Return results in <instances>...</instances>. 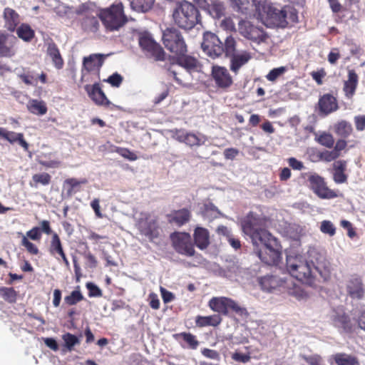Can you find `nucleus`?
<instances>
[{"label":"nucleus","mask_w":365,"mask_h":365,"mask_svg":"<svg viewBox=\"0 0 365 365\" xmlns=\"http://www.w3.org/2000/svg\"><path fill=\"white\" fill-rule=\"evenodd\" d=\"M359 83V76L353 69L348 71L347 80L344 83L343 91L345 96L351 99L354 96Z\"/></svg>","instance_id":"obj_27"},{"label":"nucleus","mask_w":365,"mask_h":365,"mask_svg":"<svg viewBox=\"0 0 365 365\" xmlns=\"http://www.w3.org/2000/svg\"><path fill=\"white\" fill-rule=\"evenodd\" d=\"M48 252L51 255L56 257L58 259H59L57 257L58 255L61 256L65 253L60 237L56 232L52 234Z\"/></svg>","instance_id":"obj_36"},{"label":"nucleus","mask_w":365,"mask_h":365,"mask_svg":"<svg viewBox=\"0 0 365 365\" xmlns=\"http://www.w3.org/2000/svg\"><path fill=\"white\" fill-rule=\"evenodd\" d=\"M197 6L214 19H220L225 15V7L220 0H192Z\"/></svg>","instance_id":"obj_13"},{"label":"nucleus","mask_w":365,"mask_h":365,"mask_svg":"<svg viewBox=\"0 0 365 365\" xmlns=\"http://www.w3.org/2000/svg\"><path fill=\"white\" fill-rule=\"evenodd\" d=\"M173 20L179 28L190 31L201 23L202 16L197 5L188 1L178 2L173 11Z\"/></svg>","instance_id":"obj_4"},{"label":"nucleus","mask_w":365,"mask_h":365,"mask_svg":"<svg viewBox=\"0 0 365 365\" xmlns=\"http://www.w3.org/2000/svg\"><path fill=\"white\" fill-rule=\"evenodd\" d=\"M173 337L178 341L182 347H187L190 349H196L200 342L197 336L190 332H180L173 335Z\"/></svg>","instance_id":"obj_28"},{"label":"nucleus","mask_w":365,"mask_h":365,"mask_svg":"<svg viewBox=\"0 0 365 365\" xmlns=\"http://www.w3.org/2000/svg\"><path fill=\"white\" fill-rule=\"evenodd\" d=\"M332 323L335 327L341 329L346 333H349L352 331L353 324L351 319L349 315L344 312H336L332 317Z\"/></svg>","instance_id":"obj_25"},{"label":"nucleus","mask_w":365,"mask_h":365,"mask_svg":"<svg viewBox=\"0 0 365 365\" xmlns=\"http://www.w3.org/2000/svg\"><path fill=\"white\" fill-rule=\"evenodd\" d=\"M17 292L13 287H0V296L7 302L13 304L16 302Z\"/></svg>","instance_id":"obj_42"},{"label":"nucleus","mask_w":365,"mask_h":365,"mask_svg":"<svg viewBox=\"0 0 365 365\" xmlns=\"http://www.w3.org/2000/svg\"><path fill=\"white\" fill-rule=\"evenodd\" d=\"M192 217L190 209L184 207L180 210H173L166 215L168 222L180 227L188 223Z\"/></svg>","instance_id":"obj_17"},{"label":"nucleus","mask_w":365,"mask_h":365,"mask_svg":"<svg viewBox=\"0 0 365 365\" xmlns=\"http://www.w3.org/2000/svg\"><path fill=\"white\" fill-rule=\"evenodd\" d=\"M239 32L245 38L260 43L266 39V34L262 29L254 26L248 21H241L239 24Z\"/></svg>","instance_id":"obj_14"},{"label":"nucleus","mask_w":365,"mask_h":365,"mask_svg":"<svg viewBox=\"0 0 365 365\" xmlns=\"http://www.w3.org/2000/svg\"><path fill=\"white\" fill-rule=\"evenodd\" d=\"M16 38L0 32V57L11 58L16 54L14 48Z\"/></svg>","instance_id":"obj_20"},{"label":"nucleus","mask_w":365,"mask_h":365,"mask_svg":"<svg viewBox=\"0 0 365 365\" xmlns=\"http://www.w3.org/2000/svg\"><path fill=\"white\" fill-rule=\"evenodd\" d=\"M317 141L322 145H324L327 148H331L334 145V140L332 135L323 133L317 138Z\"/></svg>","instance_id":"obj_51"},{"label":"nucleus","mask_w":365,"mask_h":365,"mask_svg":"<svg viewBox=\"0 0 365 365\" xmlns=\"http://www.w3.org/2000/svg\"><path fill=\"white\" fill-rule=\"evenodd\" d=\"M320 231L330 237L336 234V227L330 220H323L321 222Z\"/></svg>","instance_id":"obj_48"},{"label":"nucleus","mask_w":365,"mask_h":365,"mask_svg":"<svg viewBox=\"0 0 365 365\" xmlns=\"http://www.w3.org/2000/svg\"><path fill=\"white\" fill-rule=\"evenodd\" d=\"M83 296L79 290H74L71 292L70 295L66 296L64 298V302L66 304L71 306L75 305L78 302L82 301Z\"/></svg>","instance_id":"obj_43"},{"label":"nucleus","mask_w":365,"mask_h":365,"mask_svg":"<svg viewBox=\"0 0 365 365\" xmlns=\"http://www.w3.org/2000/svg\"><path fill=\"white\" fill-rule=\"evenodd\" d=\"M286 71L287 68L284 66L273 68L268 73V74L266 76V78L268 81L274 82Z\"/></svg>","instance_id":"obj_52"},{"label":"nucleus","mask_w":365,"mask_h":365,"mask_svg":"<svg viewBox=\"0 0 365 365\" xmlns=\"http://www.w3.org/2000/svg\"><path fill=\"white\" fill-rule=\"evenodd\" d=\"M20 79L27 86H36L37 77L31 71H27L19 76Z\"/></svg>","instance_id":"obj_50"},{"label":"nucleus","mask_w":365,"mask_h":365,"mask_svg":"<svg viewBox=\"0 0 365 365\" xmlns=\"http://www.w3.org/2000/svg\"><path fill=\"white\" fill-rule=\"evenodd\" d=\"M289 165L293 169L296 170H302L304 166L302 161L298 160L297 158L294 157H291L287 160Z\"/></svg>","instance_id":"obj_63"},{"label":"nucleus","mask_w":365,"mask_h":365,"mask_svg":"<svg viewBox=\"0 0 365 365\" xmlns=\"http://www.w3.org/2000/svg\"><path fill=\"white\" fill-rule=\"evenodd\" d=\"M284 287L289 288V294L295 297L297 299H304L307 296V293L303 291L299 286L294 285L293 287L290 288L289 287V284L287 282V284Z\"/></svg>","instance_id":"obj_53"},{"label":"nucleus","mask_w":365,"mask_h":365,"mask_svg":"<svg viewBox=\"0 0 365 365\" xmlns=\"http://www.w3.org/2000/svg\"><path fill=\"white\" fill-rule=\"evenodd\" d=\"M62 339L65 343V346L69 351H71L75 345L79 344L78 338L68 332L64 334L62 336Z\"/></svg>","instance_id":"obj_45"},{"label":"nucleus","mask_w":365,"mask_h":365,"mask_svg":"<svg viewBox=\"0 0 365 365\" xmlns=\"http://www.w3.org/2000/svg\"><path fill=\"white\" fill-rule=\"evenodd\" d=\"M173 249L180 255L192 257L195 254L194 244L188 232H175L170 235Z\"/></svg>","instance_id":"obj_10"},{"label":"nucleus","mask_w":365,"mask_h":365,"mask_svg":"<svg viewBox=\"0 0 365 365\" xmlns=\"http://www.w3.org/2000/svg\"><path fill=\"white\" fill-rule=\"evenodd\" d=\"M307 177L309 189L320 199H334L343 195L338 190L330 189L322 176L316 173H304Z\"/></svg>","instance_id":"obj_8"},{"label":"nucleus","mask_w":365,"mask_h":365,"mask_svg":"<svg viewBox=\"0 0 365 365\" xmlns=\"http://www.w3.org/2000/svg\"><path fill=\"white\" fill-rule=\"evenodd\" d=\"M326 74L324 69L321 68L319 71H312L311 73V76L318 85H322L323 83L322 78L326 76Z\"/></svg>","instance_id":"obj_61"},{"label":"nucleus","mask_w":365,"mask_h":365,"mask_svg":"<svg viewBox=\"0 0 365 365\" xmlns=\"http://www.w3.org/2000/svg\"><path fill=\"white\" fill-rule=\"evenodd\" d=\"M202 65L195 57L184 54H179L173 58V62L167 68L168 75L179 85H184L188 79V76L192 73L200 72Z\"/></svg>","instance_id":"obj_3"},{"label":"nucleus","mask_w":365,"mask_h":365,"mask_svg":"<svg viewBox=\"0 0 365 365\" xmlns=\"http://www.w3.org/2000/svg\"><path fill=\"white\" fill-rule=\"evenodd\" d=\"M347 294L352 299L361 300L365 295V288L361 277L351 275L346 283Z\"/></svg>","instance_id":"obj_16"},{"label":"nucleus","mask_w":365,"mask_h":365,"mask_svg":"<svg viewBox=\"0 0 365 365\" xmlns=\"http://www.w3.org/2000/svg\"><path fill=\"white\" fill-rule=\"evenodd\" d=\"M123 81V78L122 76L118 73H115L110 76L106 80L104 81L110 84L113 87L118 88Z\"/></svg>","instance_id":"obj_56"},{"label":"nucleus","mask_w":365,"mask_h":365,"mask_svg":"<svg viewBox=\"0 0 365 365\" xmlns=\"http://www.w3.org/2000/svg\"><path fill=\"white\" fill-rule=\"evenodd\" d=\"M139 45L147 55L153 58L155 61H164L165 52L163 47L149 35L145 34L139 38Z\"/></svg>","instance_id":"obj_12"},{"label":"nucleus","mask_w":365,"mask_h":365,"mask_svg":"<svg viewBox=\"0 0 365 365\" xmlns=\"http://www.w3.org/2000/svg\"><path fill=\"white\" fill-rule=\"evenodd\" d=\"M87 180L83 179L82 180H78L76 178H68L64 181V185H67L68 188L67 190V195L68 196L72 195L74 192V188L80 185L81 184H86Z\"/></svg>","instance_id":"obj_49"},{"label":"nucleus","mask_w":365,"mask_h":365,"mask_svg":"<svg viewBox=\"0 0 365 365\" xmlns=\"http://www.w3.org/2000/svg\"><path fill=\"white\" fill-rule=\"evenodd\" d=\"M318 105L320 112L326 115L339 109L336 98L329 93H325L321 96Z\"/></svg>","instance_id":"obj_22"},{"label":"nucleus","mask_w":365,"mask_h":365,"mask_svg":"<svg viewBox=\"0 0 365 365\" xmlns=\"http://www.w3.org/2000/svg\"><path fill=\"white\" fill-rule=\"evenodd\" d=\"M86 245V250L82 253L83 258L86 260V264L90 268H96L98 265L96 257L89 250L87 243Z\"/></svg>","instance_id":"obj_44"},{"label":"nucleus","mask_w":365,"mask_h":365,"mask_svg":"<svg viewBox=\"0 0 365 365\" xmlns=\"http://www.w3.org/2000/svg\"><path fill=\"white\" fill-rule=\"evenodd\" d=\"M47 54L52 60V63L56 69H61L64 65V61L61 55L57 45L54 42L48 43Z\"/></svg>","instance_id":"obj_34"},{"label":"nucleus","mask_w":365,"mask_h":365,"mask_svg":"<svg viewBox=\"0 0 365 365\" xmlns=\"http://www.w3.org/2000/svg\"><path fill=\"white\" fill-rule=\"evenodd\" d=\"M259 284L262 290L272 292L279 287H284L287 281L275 275L267 274L258 279Z\"/></svg>","instance_id":"obj_19"},{"label":"nucleus","mask_w":365,"mask_h":365,"mask_svg":"<svg viewBox=\"0 0 365 365\" xmlns=\"http://www.w3.org/2000/svg\"><path fill=\"white\" fill-rule=\"evenodd\" d=\"M174 137L178 142L183 143L190 147L200 146L204 143V141L195 133L184 130H176Z\"/></svg>","instance_id":"obj_21"},{"label":"nucleus","mask_w":365,"mask_h":365,"mask_svg":"<svg viewBox=\"0 0 365 365\" xmlns=\"http://www.w3.org/2000/svg\"><path fill=\"white\" fill-rule=\"evenodd\" d=\"M266 222L262 214L250 211L242 220V230L250 237L254 252L261 261L268 265H277L282 258V247L275 237L261 227Z\"/></svg>","instance_id":"obj_1"},{"label":"nucleus","mask_w":365,"mask_h":365,"mask_svg":"<svg viewBox=\"0 0 365 365\" xmlns=\"http://www.w3.org/2000/svg\"><path fill=\"white\" fill-rule=\"evenodd\" d=\"M346 161L340 160L333 165V180L336 184H343L347 182L348 175L345 173Z\"/></svg>","instance_id":"obj_31"},{"label":"nucleus","mask_w":365,"mask_h":365,"mask_svg":"<svg viewBox=\"0 0 365 365\" xmlns=\"http://www.w3.org/2000/svg\"><path fill=\"white\" fill-rule=\"evenodd\" d=\"M333 359L337 365H360L357 357L346 353H337Z\"/></svg>","instance_id":"obj_37"},{"label":"nucleus","mask_w":365,"mask_h":365,"mask_svg":"<svg viewBox=\"0 0 365 365\" xmlns=\"http://www.w3.org/2000/svg\"><path fill=\"white\" fill-rule=\"evenodd\" d=\"M18 36L25 41H31L34 37V31L28 24H21L16 30Z\"/></svg>","instance_id":"obj_41"},{"label":"nucleus","mask_w":365,"mask_h":365,"mask_svg":"<svg viewBox=\"0 0 365 365\" xmlns=\"http://www.w3.org/2000/svg\"><path fill=\"white\" fill-rule=\"evenodd\" d=\"M222 321V319L220 314H212L210 316H201L197 315L195 317V325L197 327L202 328L205 327H214L219 326Z\"/></svg>","instance_id":"obj_33"},{"label":"nucleus","mask_w":365,"mask_h":365,"mask_svg":"<svg viewBox=\"0 0 365 365\" xmlns=\"http://www.w3.org/2000/svg\"><path fill=\"white\" fill-rule=\"evenodd\" d=\"M235 51L232 54L230 55V70L235 73H237L242 66L245 65L252 58V55L248 51H242L238 53H235Z\"/></svg>","instance_id":"obj_26"},{"label":"nucleus","mask_w":365,"mask_h":365,"mask_svg":"<svg viewBox=\"0 0 365 365\" xmlns=\"http://www.w3.org/2000/svg\"><path fill=\"white\" fill-rule=\"evenodd\" d=\"M85 90L89 98L98 106H109L110 102L107 98L106 94L102 91L98 83L93 86L86 85Z\"/></svg>","instance_id":"obj_18"},{"label":"nucleus","mask_w":365,"mask_h":365,"mask_svg":"<svg viewBox=\"0 0 365 365\" xmlns=\"http://www.w3.org/2000/svg\"><path fill=\"white\" fill-rule=\"evenodd\" d=\"M32 180L35 183V186H37L38 184L48 185L51 182V177L47 173H42L39 174H34L32 176Z\"/></svg>","instance_id":"obj_46"},{"label":"nucleus","mask_w":365,"mask_h":365,"mask_svg":"<svg viewBox=\"0 0 365 365\" xmlns=\"http://www.w3.org/2000/svg\"><path fill=\"white\" fill-rule=\"evenodd\" d=\"M116 152L123 158L128 159L130 161H134L138 159L137 155L130 150H129L128 148H118Z\"/></svg>","instance_id":"obj_54"},{"label":"nucleus","mask_w":365,"mask_h":365,"mask_svg":"<svg viewBox=\"0 0 365 365\" xmlns=\"http://www.w3.org/2000/svg\"><path fill=\"white\" fill-rule=\"evenodd\" d=\"M209 307L217 314L227 315L232 311L239 315L247 314V309L240 307L235 300L225 297H212L208 302Z\"/></svg>","instance_id":"obj_9"},{"label":"nucleus","mask_w":365,"mask_h":365,"mask_svg":"<svg viewBox=\"0 0 365 365\" xmlns=\"http://www.w3.org/2000/svg\"><path fill=\"white\" fill-rule=\"evenodd\" d=\"M237 9L245 13L250 7L255 5V0H232Z\"/></svg>","instance_id":"obj_47"},{"label":"nucleus","mask_w":365,"mask_h":365,"mask_svg":"<svg viewBox=\"0 0 365 365\" xmlns=\"http://www.w3.org/2000/svg\"><path fill=\"white\" fill-rule=\"evenodd\" d=\"M339 155H340V153H337L334 149L331 151L327 150L322 154V158L327 162L332 161V160L336 159L337 158H339Z\"/></svg>","instance_id":"obj_62"},{"label":"nucleus","mask_w":365,"mask_h":365,"mask_svg":"<svg viewBox=\"0 0 365 365\" xmlns=\"http://www.w3.org/2000/svg\"><path fill=\"white\" fill-rule=\"evenodd\" d=\"M21 245L26 247V250L31 255H36L38 254V247L31 242L26 237L24 236L21 240Z\"/></svg>","instance_id":"obj_57"},{"label":"nucleus","mask_w":365,"mask_h":365,"mask_svg":"<svg viewBox=\"0 0 365 365\" xmlns=\"http://www.w3.org/2000/svg\"><path fill=\"white\" fill-rule=\"evenodd\" d=\"M155 0H131L132 8L138 11L146 12L152 9Z\"/></svg>","instance_id":"obj_40"},{"label":"nucleus","mask_w":365,"mask_h":365,"mask_svg":"<svg viewBox=\"0 0 365 365\" xmlns=\"http://www.w3.org/2000/svg\"><path fill=\"white\" fill-rule=\"evenodd\" d=\"M334 130L337 135L346 138L351 134L353 128L349 122L342 120L334 124Z\"/></svg>","instance_id":"obj_38"},{"label":"nucleus","mask_w":365,"mask_h":365,"mask_svg":"<svg viewBox=\"0 0 365 365\" xmlns=\"http://www.w3.org/2000/svg\"><path fill=\"white\" fill-rule=\"evenodd\" d=\"M0 136L12 144L16 142L19 143L25 151H28L29 145L24 140L23 133L8 131L5 128L0 127Z\"/></svg>","instance_id":"obj_30"},{"label":"nucleus","mask_w":365,"mask_h":365,"mask_svg":"<svg viewBox=\"0 0 365 365\" xmlns=\"http://www.w3.org/2000/svg\"><path fill=\"white\" fill-rule=\"evenodd\" d=\"M201 353L206 358L217 361L220 359V355L216 350L205 348L202 349Z\"/></svg>","instance_id":"obj_59"},{"label":"nucleus","mask_w":365,"mask_h":365,"mask_svg":"<svg viewBox=\"0 0 365 365\" xmlns=\"http://www.w3.org/2000/svg\"><path fill=\"white\" fill-rule=\"evenodd\" d=\"M29 111L33 114L43 115L47 113V107L43 101L32 99L27 105Z\"/></svg>","instance_id":"obj_39"},{"label":"nucleus","mask_w":365,"mask_h":365,"mask_svg":"<svg viewBox=\"0 0 365 365\" xmlns=\"http://www.w3.org/2000/svg\"><path fill=\"white\" fill-rule=\"evenodd\" d=\"M104 56L103 54H91L88 57H84L83 61V68L88 73L95 72L98 76L100 69L103 66Z\"/></svg>","instance_id":"obj_23"},{"label":"nucleus","mask_w":365,"mask_h":365,"mask_svg":"<svg viewBox=\"0 0 365 365\" xmlns=\"http://www.w3.org/2000/svg\"><path fill=\"white\" fill-rule=\"evenodd\" d=\"M201 47L207 56L216 58L223 53L226 56L232 54L236 50V41L232 36H228L223 43L216 34L206 32L204 34Z\"/></svg>","instance_id":"obj_6"},{"label":"nucleus","mask_w":365,"mask_h":365,"mask_svg":"<svg viewBox=\"0 0 365 365\" xmlns=\"http://www.w3.org/2000/svg\"><path fill=\"white\" fill-rule=\"evenodd\" d=\"M4 19L6 22V26L10 31H14L19 23V15L11 8H6L4 11Z\"/></svg>","instance_id":"obj_35"},{"label":"nucleus","mask_w":365,"mask_h":365,"mask_svg":"<svg viewBox=\"0 0 365 365\" xmlns=\"http://www.w3.org/2000/svg\"><path fill=\"white\" fill-rule=\"evenodd\" d=\"M26 236L32 240H40L41 232L39 227H34L26 232Z\"/></svg>","instance_id":"obj_60"},{"label":"nucleus","mask_w":365,"mask_h":365,"mask_svg":"<svg viewBox=\"0 0 365 365\" xmlns=\"http://www.w3.org/2000/svg\"><path fill=\"white\" fill-rule=\"evenodd\" d=\"M327 261L317 262L312 269L310 264L301 256L287 257L286 267L289 273L294 278L302 282L312 284L317 272L322 277L326 279L329 276V268Z\"/></svg>","instance_id":"obj_2"},{"label":"nucleus","mask_w":365,"mask_h":365,"mask_svg":"<svg viewBox=\"0 0 365 365\" xmlns=\"http://www.w3.org/2000/svg\"><path fill=\"white\" fill-rule=\"evenodd\" d=\"M107 32L118 31L128 22L121 2L112 4L110 6L99 9L96 13Z\"/></svg>","instance_id":"obj_5"},{"label":"nucleus","mask_w":365,"mask_h":365,"mask_svg":"<svg viewBox=\"0 0 365 365\" xmlns=\"http://www.w3.org/2000/svg\"><path fill=\"white\" fill-rule=\"evenodd\" d=\"M194 243L200 250L206 249L210 245V233L207 229L196 227L193 232Z\"/></svg>","instance_id":"obj_29"},{"label":"nucleus","mask_w":365,"mask_h":365,"mask_svg":"<svg viewBox=\"0 0 365 365\" xmlns=\"http://www.w3.org/2000/svg\"><path fill=\"white\" fill-rule=\"evenodd\" d=\"M137 228L142 235L145 236L150 241L159 237V226L156 217L150 214L143 215L137 222Z\"/></svg>","instance_id":"obj_11"},{"label":"nucleus","mask_w":365,"mask_h":365,"mask_svg":"<svg viewBox=\"0 0 365 365\" xmlns=\"http://www.w3.org/2000/svg\"><path fill=\"white\" fill-rule=\"evenodd\" d=\"M86 288L88 290V296L90 297H101L103 295L101 289L92 282L86 283Z\"/></svg>","instance_id":"obj_55"},{"label":"nucleus","mask_w":365,"mask_h":365,"mask_svg":"<svg viewBox=\"0 0 365 365\" xmlns=\"http://www.w3.org/2000/svg\"><path fill=\"white\" fill-rule=\"evenodd\" d=\"M340 225L347 230V235L349 237L352 239L356 236L355 228L349 221L342 220L340 222Z\"/></svg>","instance_id":"obj_58"},{"label":"nucleus","mask_w":365,"mask_h":365,"mask_svg":"<svg viewBox=\"0 0 365 365\" xmlns=\"http://www.w3.org/2000/svg\"><path fill=\"white\" fill-rule=\"evenodd\" d=\"M162 40L166 49L175 56L187 52V46L182 33L175 27L167 28L163 31Z\"/></svg>","instance_id":"obj_7"},{"label":"nucleus","mask_w":365,"mask_h":365,"mask_svg":"<svg viewBox=\"0 0 365 365\" xmlns=\"http://www.w3.org/2000/svg\"><path fill=\"white\" fill-rule=\"evenodd\" d=\"M211 75L216 86L220 89L227 91L233 84L232 77L225 67L213 66Z\"/></svg>","instance_id":"obj_15"},{"label":"nucleus","mask_w":365,"mask_h":365,"mask_svg":"<svg viewBox=\"0 0 365 365\" xmlns=\"http://www.w3.org/2000/svg\"><path fill=\"white\" fill-rule=\"evenodd\" d=\"M356 129L362 131L365 129V115H360L354 117Z\"/></svg>","instance_id":"obj_64"},{"label":"nucleus","mask_w":365,"mask_h":365,"mask_svg":"<svg viewBox=\"0 0 365 365\" xmlns=\"http://www.w3.org/2000/svg\"><path fill=\"white\" fill-rule=\"evenodd\" d=\"M96 16L91 14L88 11H85L83 17L81 20V29L85 32L96 33L98 31L100 24Z\"/></svg>","instance_id":"obj_32"},{"label":"nucleus","mask_w":365,"mask_h":365,"mask_svg":"<svg viewBox=\"0 0 365 365\" xmlns=\"http://www.w3.org/2000/svg\"><path fill=\"white\" fill-rule=\"evenodd\" d=\"M267 16L272 21L273 24L278 27L285 28L288 25L287 21V7L279 10L274 7L269 6L267 11Z\"/></svg>","instance_id":"obj_24"}]
</instances>
